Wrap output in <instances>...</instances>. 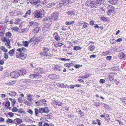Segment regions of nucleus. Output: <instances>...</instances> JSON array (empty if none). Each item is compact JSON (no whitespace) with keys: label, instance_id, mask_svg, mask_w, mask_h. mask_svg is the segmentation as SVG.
<instances>
[{"label":"nucleus","instance_id":"13d9d810","mask_svg":"<svg viewBox=\"0 0 126 126\" xmlns=\"http://www.w3.org/2000/svg\"><path fill=\"white\" fill-rule=\"evenodd\" d=\"M17 100L19 102L21 103L23 102V98L21 97H19L18 98Z\"/></svg>","mask_w":126,"mask_h":126},{"label":"nucleus","instance_id":"f03ea898","mask_svg":"<svg viewBox=\"0 0 126 126\" xmlns=\"http://www.w3.org/2000/svg\"><path fill=\"white\" fill-rule=\"evenodd\" d=\"M43 51L40 52L39 54L43 57H45L46 58L49 59L52 57V55L50 53L48 52L49 51V49L46 47H43Z\"/></svg>","mask_w":126,"mask_h":126},{"label":"nucleus","instance_id":"72a5a7b5","mask_svg":"<svg viewBox=\"0 0 126 126\" xmlns=\"http://www.w3.org/2000/svg\"><path fill=\"white\" fill-rule=\"evenodd\" d=\"M90 75V74H86L85 75L83 76H79V78H80L81 79H85V78H88Z\"/></svg>","mask_w":126,"mask_h":126},{"label":"nucleus","instance_id":"49530a36","mask_svg":"<svg viewBox=\"0 0 126 126\" xmlns=\"http://www.w3.org/2000/svg\"><path fill=\"white\" fill-rule=\"evenodd\" d=\"M5 44L7 47V48H10L11 47L10 45V41L9 42H7V43H5Z\"/></svg>","mask_w":126,"mask_h":126},{"label":"nucleus","instance_id":"cd10ccee","mask_svg":"<svg viewBox=\"0 0 126 126\" xmlns=\"http://www.w3.org/2000/svg\"><path fill=\"white\" fill-rule=\"evenodd\" d=\"M95 49V47L94 45H90L88 48V50L89 51H93Z\"/></svg>","mask_w":126,"mask_h":126},{"label":"nucleus","instance_id":"bb28decb","mask_svg":"<svg viewBox=\"0 0 126 126\" xmlns=\"http://www.w3.org/2000/svg\"><path fill=\"white\" fill-rule=\"evenodd\" d=\"M15 19V21L14 22L15 24L16 25L19 24L21 21V19L20 18H17Z\"/></svg>","mask_w":126,"mask_h":126},{"label":"nucleus","instance_id":"473e14b6","mask_svg":"<svg viewBox=\"0 0 126 126\" xmlns=\"http://www.w3.org/2000/svg\"><path fill=\"white\" fill-rule=\"evenodd\" d=\"M16 121L17 123L18 124H21L22 122V119L20 118H16L14 120V121Z\"/></svg>","mask_w":126,"mask_h":126},{"label":"nucleus","instance_id":"aec40b11","mask_svg":"<svg viewBox=\"0 0 126 126\" xmlns=\"http://www.w3.org/2000/svg\"><path fill=\"white\" fill-rule=\"evenodd\" d=\"M66 14L70 16H74L75 15V12L72 10H69L66 12Z\"/></svg>","mask_w":126,"mask_h":126},{"label":"nucleus","instance_id":"a878e982","mask_svg":"<svg viewBox=\"0 0 126 126\" xmlns=\"http://www.w3.org/2000/svg\"><path fill=\"white\" fill-rule=\"evenodd\" d=\"M122 103L124 105L126 104V97H123L119 99Z\"/></svg>","mask_w":126,"mask_h":126},{"label":"nucleus","instance_id":"a211bd4d","mask_svg":"<svg viewBox=\"0 0 126 126\" xmlns=\"http://www.w3.org/2000/svg\"><path fill=\"white\" fill-rule=\"evenodd\" d=\"M114 75V73H110V74L108 77V78L111 81L113 79Z\"/></svg>","mask_w":126,"mask_h":126},{"label":"nucleus","instance_id":"a19ab883","mask_svg":"<svg viewBox=\"0 0 126 126\" xmlns=\"http://www.w3.org/2000/svg\"><path fill=\"white\" fill-rule=\"evenodd\" d=\"M89 25V24L86 22H84L83 23V26L82 27V29H83L84 28H86L88 27V25Z\"/></svg>","mask_w":126,"mask_h":126},{"label":"nucleus","instance_id":"1a4fd4ad","mask_svg":"<svg viewBox=\"0 0 126 126\" xmlns=\"http://www.w3.org/2000/svg\"><path fill=\"white\" fill-rule=\"evenodd\" d=\"M52 104L58 105L59 106H61L63 105V103L62 102L55 100H53L52 101Z\"/></svg>","mask_w":126,"mask_h":126},{"label":"nucleus","instance_id":"9b49d317","mask_svg":"<svg viewBox=\"0 0 126 126\" xmlns=\"http://www.w3.org/2000/svg\"><path fill=\"white\" fill-rule=\"evenodd\" d=\"M97 4L93 0L92 1L90 2L89 5L91 7L93 8H96L97 6Z\"/></svg>","mask_w":126,"mask_h":126},{"label":"nucleus","instance_id":"864d4df0","mask_svg":"<svg viewBox=\"0 0 126 126\" xmlns=\"http://www.w3.org/2000/svg\"><path fill=\"white\" fill-rule=\"evenodd\" d=\"M27 111L31 115L33 113V112L31 109H27Z\"/></svg>","mask_w":126,"mask_h":126},{"label":"nucleus","instance_id":"69168bd1","mask_svg":"<svg viewBox=\"0 0 126 126\" xmlns=\"http://www.w3.org/2000/svg\"><path fill=\"white\" fill-rule=\"evenodd\" d=\"M109 53V51H106L102 53V55L104 56H106Z\"/></svg>","mask_w":126,"mask_h":126},{"label":"nucleus","instance_id":"c03bdc74","mask_svg":"<svg viewBox=\"0 0 126 126\" xmlns=\"http://www.w3.org/2000/svg\"><path fill=\"white\" fill-rule=\"evenodd\" d=\"M108 9L110 11H114V7L111 5H109L107 7Z\"/></svg>","mask_w":126,"mask_h":126},{"label":"nucleus","instance_id":"4468645a","mask_svg":"<svg viewBox=\"0 0 126 126\" xmlns=\"http://www.w3.org/2000/svg\"><path fill=\"white\" fill-rule=\"evenodd\" d=\"M51 20V18L50 16H47L44 18L43 21L46 22H50L52 21Z\"/></svg>","mask_w":126,"mask_h":126},{"label":"nucleus","instance_id":"412c9836","mask_svg":"<svg viewBox=\"0 0 126 126\" xmlns=\"http://www.w3.org/2000/svg\"><path fill=\"white\" fill-rule=\"evenodd\" d=\"M3 105L5 107H7V108L9 107L10 105V103L9 101H7L3 103Z\"/></svg>","mask_w":126,"mask_h":126},{"label":"nucleus","instance_id":"e2e57ef3","mask_svg":"<svg viewBox=\"0 0 126 126\" xmlns=\"http://www.w3.org/2000/svg\"><path fill=\"white\" fill-rule=\"evenodd\" d=\"M36 39V38L34 36H33L30 40V42H32L34 41Z\"/></svg>","mask_w":126,"mask_h":126},{"label":"nucleus","instance_id":"39448f33","mask_svg":"<svg viewBox=\"0 0 126 126\" xmlns=\"http://www.w3.org/2000/svg\"><path fill=\"white\" fill-rule=\"evenodd\" d=\"M34 16L35 17L37 18L42 17V13L39 10H35L34 13Z\"/></svg>","mask_w":126,"mask_h":126},{"label":"nucleus","instance_id":"0eeeda50","mask_svg":"<svg viewBox=\"0 0 126 126\" xmlns=\"http://www.w3.org/2000/svg\"><path fill=\"white\" fill-rule=\"evenodd\" d=\"M59 14L57 12H54L51 15V18L55 21H57L58 19Z\"/></svg>","mask_w":126,"mask_h":126},{"label":"nucleus","instance_id":"4c0bfd02","mask_svg":"<svg viewBox=\"0 0 126 126\" xmlns=\"http://www.w3.org/2000/svg\"><path fill=\"white\" fill-rule=\"evenodd\" d=\"M73 63L71 62V63H66L64 64V66L68 68H70L71 66L73 65Z\"/></svg>","mask_w":126,"mask_h":126},{"label":"nucleus","instance_id":"7ed1b4c3","mask_svg":"<svg viewBox=\"0 0 126 126\" xmlns=\"http://www.w3.org/2000/svg\"><path fill=\"white\" fill-rule=\"evenodd\" d=\"M51 24H47L44 26L42 30V32L44 33H48L50 29V26Z\"/></svg>","mask_w":126,"mask_h":126},{"label":"nucleus","instance_id":"37998d69","mask_svg":"<svg viewBox=\"0 0 126 126\" xmlns=\"http://www.w3.org/2000/svg\"><path fill=\"white\" fill-rule=\"evenodd\" d=\"M5 36L8 38H11L12 36V33L10 32H8L5 33Z\"/></svg>","mask_w":126,"mask_h":126},{"label":"nucleus","instance_id":"ea45409f","mask_svg":"<svg viewBox=\"0 0 126 126\" xmlns=\"http://www.w3.org/2000/svg\"><path fill=\"white\" fill-rule=\"evenodd\" d=\"M74 23V21H67L65 22V24L66 25H70L73 24Z\"/></svg>","mask_w":126,"mask_h":126},{"label":"nucleus","instance_id":"774afa93","mask_svg":"<svg viewBox=\"0 0 126 126\" xmlns=\"http://www.w3.org/2000/svg\"><path fill=\"white\" fill-rule=\"evenodd\" d=\"M112 58V56H107L106 58V59L107 61H110Z\"/></svg>","mask_w":126,"mask_h":126},{"label":"nucleus","instance_id":"f257e3e1","mask_svg":"<svg viewBox=\"0 0 126 126\" xmlns=\"http://www.w3.org/2000/svg\"><path fill=\"white\" fill-rule=\"evenodd\" d=\"M17 50L18 52L16 53V57L22 60L25 59L27 57V49L24 47H22L17 49Z\"/></svg>","mask_w":126,"mask_h":126},{"label":"nucleus","instance_id":"052dcab7","mask_svg":"<svg viewBox=\"0 0 126 126\" xmlns=\"http://www.w3.org/2000/svg\"><path fill=\"white\" fill-rule=\"evenodd\" d=\"M110 43L112 44H115L116 43V40L115 39H110Z\"/></svg>","mask_w":126,"mask_h":126},{"label":"nucleus","instance_id":"6e6d98bb","mask_svg":"<svg viewBox=\"0 0 126 126\" xmlns=\"http://www.w3.org/2000/svg\"><path fill=\"white\" fill-rule=\"evenodd\" d=\"M4 58L6 59L8 58V55L7 53H4Z\"/></svg>","mask_w":126,"mask_h":126},{"label":"nucleus","instance_id":"4d7b16f0","mask_svg":"<svg viewBox=\"0 0 126 126\" xmlns=\"http://www.w3.org/2000/svg\"><path fill=\"white\" fill-rule=\"evenodd\" d=\"M39 113H41L42 114L44 113V110H43V108H39Z\"/></svg>","mask_w":126,"mask_h":126},{"label":"nucleus","instance_id":"6ab92c4d","mask_svg":"<svg viewBox=\"0 0 126 126\" xmlns=\"http://www.w3.org/2000/svg\"><path fill=\"white\" fill-rule=\"evenodd\" d=\"M9 99L11 102L12 106H14L16 103V99L14 98L12 99L11 98H9Z\"/></svg>","mask_w":126,"mask_h":126},{"label":"nucleus","instance_id":"9d476101","mask_svg":"<svg viewBox=\"0 0 126 126\" xmlns=\"http://www.w3.org/2000/svg\"><path fill=\"white\" fill-rule=\"evenodd\" d=\"M54 37V38L55 40L57 42H58L60 40V38L59 36L58 33L56 32L53 34Z\"/></svg>","mask_w":126,"mask_h":126},{"label":"nucleus","instance_id":"7c9ffc66","mask_svg":"<svg viewBox=\"0 0 126 126\" xmlns=\"http://www.w3.org/2000/svg\"><path fill=\"white\" fill-rule=\"evenodd\" d=\"M15 49H12V50H10L9 52V54L11 56H13L15 53Z\"/></svg>","mask_w":126,"mask_h":126},{"label":"nucleus","instance_id":"680f3d73","mask_svg":"<svg viewBox=\"0 0 126 126\" xmlns=\"http://www.w3.org/2000/svg\"><path fill=\"white\" fill-rule=\"evenodd\" d=\"M57 86L58 87L60 88H62V83H57Z\"/></svg>","mask_w":126,"mask_h":126},{"label":"nucleus","instance_id":"2f4dec72","mask_svg":"<svg viewBox=\"0 0 126 126\" xmlns=\"http://www.w3.org/2000/svg\"><path fill=\"white\" fill-rule=\"evenodd\" d=\"M0 49L3 52L6 53L8 52V50L6 49L5 47L3 46H1L0 47Z\"/></svg>","mask_w":126,"mask_h":126},{"label":"nucleus","instance_id":"603ef678","mask_svg":"<svg viewBox=\"0 0 126 126\" xmlns=\"http://www.w3.org/2000/svg\"><path fill=\"white\" fill-rule=\"evenodd\" d=\"M100 19L102 21H107L108 19L106 17H103L101 18Z\"/></svg>","mask_w":126,"mask_h":126},{"label":"nucleus","instance_id":"0e129e2a","mask_svg":"<svg viewBox=\"0 0 126 126\" xmlns=\"http://www.w3.org/2000/svg\"><path fill=\"white\" fill-rule=\"evenodd\" d=\"M104 107L106 109H109V106L108 105L104 103Z\"/></svg>","mask_w":126,"mask_h":126},{"label":"nucleus","instance_id":"423d86ee","mask_svg":"<svg viewBox=\"0 0 126 126\" xmlns=\"http://www.w3.org/2000/svg\"><path fill=\"white\" fill-rule=\"evenodd\" d=\"M44 70L43 68H42L40 67H38L34 69V73H37L41 75L44 73Z\"/></svg>","mask_w":126,"mask_h":126},{"label":"nucleus","instance_id":"ddd939ff","mask_svg":"<svg viewBox=\"0 0 126 126\" xmlns=\"http://www.w3.org/2000/svg\"><path fill=\"white\" fill-rule=\"evenodd\" d=\"M40 30V27H36L32 30V33L33 34L37 33Z\"/></svg>","mask_w":126,"mask_h":126},{"label":"nucleus","instance_id":"8fccbe9b","mask_svg":"<svg viewBox=\"0 0 126 126\" xmlns=\"http://www.w3.org/2000/svg\"><path fill=\"white\" fill-rule=\"evenodd\" d=\"M19 28L17 26L14 27L12 28V30L14 31H16L19 30Z\"/></svg>","mask_w":126,"mask_h":126},{"label":"nucleus","instance_id":"393cba45","mask_svg":"<svg viewBox=\"0 0 126 126\" xmlns=\"http://www.w3.org/2000/svg\"><path fill=\"white\" fill-rule=\"evenodd\" d=\"M29 1L32 4L36 5L38 3L37 0H29Z\"/></svg>","mask_w":126,"mask_h":126},{"label":"nucleus","instance_id":"58836bf2","mask_svg":"<svg viewBox=\"0 0 126 126\" xmlns=\"http://www.w3.org/2000/svg\"><path fill=\"white\" fill-rule=\"evenodd\" d=\"M118 0H110L109 1V2L112 4H115L117 2Z\"/></svg>","mask_w":126,"mask_h":126},{"label":"nucleus","instance_id":"de8ad7c7","mask_svg":"<svg viewBox=\"0 0 126 126\" xmlns=\"http://www.w3.org/2000/svg\"><path fill=\"white\" fill-rule=\"evenodd\" d=\"M61 67V65L60 64H56L55 66V68L56 69H59Z\"/></svg>","mask_w":126,"mask_h":126},{"label":"nucleus","instance_id":"4be33fe9","mask_svg":"<svg viewBox=\"0 0 126 126\" xmlns=\"http://www.w3.org/2000/svg\"><path fill=\"white\" fill-rule=\"evenodd\" d=\"M63 45V44L61 42H58L56 43L54 45V46L56 47H61Z\"/></svg>","mask_w":126,"mask_h":126},{"label":"nucleus","instance_id":"3c124183","mask_svg":"<svg viewBox=\"0 0 126 126\" xmlns=\"http://www.w3.org/2000/svg\"><path fill=\"white\" fill-rule=\"evenodd\" d=\"M39 24L38 23L36 22H33L32 27H34L36 26H38Z\"/></svg>","mask_w":126,"mask_h":126},{"label":"nucleus","instance_id":"b1692460","mask_svg":"<svg viewBox=\"0 0 126 126\" xmlns=\"http://www.w3.org/2000/svg\"><path fill=\"white\" fill-rule=\"evenodd\" d=\"M28 95L27 96V100L30 102H31L32 101V97L33 95L31 94H27Z\"/></svg>","mask_w":126,"mask_h":126},{"label":"nucleus","instance_id":"c756f323","mask_svg":"<svg viewBox=\"0 0 126 126\" xmlns=\"http://www.w3.org/2000/svg\"><path fill=\"white\" fill-rule=\"evenodd\" d=\"M43 108L44 113H48L49 112L50 110L48 107H46Z\"/></svg>","mask_w":126,"mask_h":126},{"label":"nucleus","instance_id":"5fc2aeb1","mask_svg":"<svg viewBox=\"0 0 126 126\" xmlns=\"http://www.w3.org/2000/svg\"><path fill=\"white\" fill-rule=\"evenodd\" d=\"M8 115L10 117H12L14 116V113L12 112H9L8 113Z\"/></svg>","mask_w":126,"mask_h":126},{"label":"nucleus","instance_id":"dca6fc26","mask_svg":"<svg viewBox=\"0 0 126 126\" xmlns=\"http://www.w3.org/2000/svg\"><path fill=\"white\" fill-rule=\"evenodd\" d=\"M48 77L50 80L54 79H57V76L55 74H50L48 76Z\"/></svg>","mask_w":126,"mask_h":126},{"label":"nucleus","instance_id":"f704fd0d","mask_svg":"<svg viewBox=\"0 0 126 126\" xmlns=\"http://www.w3.org/2000/svg\"><path fill=\"white\" fill-rule=\"evenodd\" d=\"M1 40L2 42L4 43H5L6 42L7 43L10 41V40L8 38H7L5 37H4L2 38L1 39Z\"/></svg>","mask_w":126,"mask_h":126},{"label":"nucleus","instance_id":"20e7f679","mask_svg":"<svg viewBox=\"0 0 126 126\" xmlns=\"http://www.w3.org/2000/svg\"><path fill=\"white\" fill-rule=\"evenodd\" d=\"M42 77L41 75L38 74L37 73H34L30 75L29 78L31 79H40Z\"/></svg>","mask_w":126,"mask_h":126},{"label":"nucleus","instance_id":"6e6552de","mask_svg":"<svg viewBox=\"0 0 126 126\" xmlns=\"http://www.w3.org/2000/svg\"><path fill=\"white\" fill-rule=\"evenodd\" d=\"M10 75L12 78H17L20 76L18 71L12 72Z\"/></svg>","mask_w":126,"mask_h":126},{"label":"nucleus","instance_id":"c9c22d12","mask_svg":"<svg viewBox=\"0 0 126 126\" xmlns=\"http://www.w3.org/2000/svg\"><path fill=\"white\" fill-rule=\"evenodd\" d=\"M82 48L79 46H75L73 47V49L77 51L80 50Z\"/></svg>","mask_w":126,"mask_h":126},{"label":"nucleus","instance_id":"f8f14e48","mask_svg":"<svg viewBox=\"0 0 126 126\" xmlns=\"http://www.w3.org/2000/svg\"><path fill=\"white\" fill-rule=\"evenodd\" d=\"M19 76L24 75L26 74V70L23 68H22L18 71Z\"/></svg>","mask_w":126,"mask_h":126},{"label":"nucleus","instance_id":"338daca9","mask_svg":"<svg viewBox=\"0 0 126 126\" xmlns=\"http://www.w3.org/2000/svg\"><path fill=\"white\" fill-rule=\"evenodd\" d=\"M94 20H90L89 22V24L91 26H93L94 24Z\"/></svg>","mask_w":126,"mask_h":126},{"label":"nucleus","instance_id":"e433bc0d","mask_svg":"<svg viewBox=\"0 0 126 126\" xmlns=\"http://www.w3.org/2000/svg\"><path fill=\"white\" fill-rule=\"evenodd\" d=\"M22 43H23L22 45H23V46L26 47H28V45L29 44V43L28 41H23Z\"/></svg>","mask_w":126,"mask_h":126},{"label":"nucleus","instance_id":"a18cd8bd","mask_svg":"<svg viewBox=\"0 0 126 126\" xmlns=\"http://www.w3.org/2000/svg\"><path fill=\"white\" fill-rule=\"evenodd\" d=\"M15 83V81H11L9 82H8L6 84V85H12Z\"/></svg>","mask_w":126,"mask_h":126},{"label":"nucleus","instance_id":"c85d7f7f","mask_svg":"<svg viewBox=\"0 0 126 126\" xmlns=\"http://www.w3.org/2000/svg\"><path fill=\"white\" fill-rule=\"evenodd\" d=\"M17 93L14 91H11L9 93V94L11 96H15L16 95Z\"/></svg>","mask_w":126,"mask_h":126},{"label":"nucleus","instance_id":"09e8293b","mask_svg":"<svg viewBox=\"0 0 126 126\" xmlns=\"http://www.w3.org/2000/svg\"><path fill=\"white\" fill-rule=\"evenodd\" d=\"M12 111L13 112H16L18 111V109L15 107H13L12 109Z\"/></svg>","mask_w":126,"mask_h":126},{"label":"nucleus","instance_id":"f3484780","mask_svg":"<svg viewBox=\"0 0 126 126\" xmlns=\"http://www.w3.org/2000/svg\"><path fill=\"white\" fill-rule=\"evenodd\" d=\"M32 12V10L29 9L26 12L25 14L24 15V17L27 18L29 15H31Z\"/></svg>","mask_w":126,"mask_h":126},{"label":"nucleus","instance_id":"5701e85b","mask_svg":"<svg viewBox=\"0 0 126 126\" xmlns=\"http://www.w3.org/2000/svg\"><path fill=\"white\" fill-rule=\"evenodd\" d=\"M60 2L61 3L64 5L66 6L68 5L67 0H60Z\"/></svg>","mask_w":126,"mask_h":126},{"label":"nucleus","instance_id":"bf43d9fd","mask_svg":"<svg viewBox=\"0 0 126 126\" xmlns=\"http://www.w3.org/2000/svg\"><path fill=\"white\" fill-rule=\"evenodd\" d=\"M82 65L80 64H75L74 65V67L76 68H78L80 67H82Z\"/></svg>","mask_w":126,"mask_h":126},{"label":"nucleus","instance_id":"2eb2a0df","mask_svg":"<svg viewBox=\"0 0 126 126\" xmlns=\"http://www.w3.org/2000/svg\"><path fill=\"white\" fill-rule=\"evenodd\" d=\"M6 123L8 125L12 124L13 123L16 124L14 122V120H13L12 119L9 118L7 120Z\"/></svg>","mask_w":126,"mask_h":126},{"label":"nucleus","instance_id":"79ce46f5","mask_svg":"<svg viewBox=\"0 0 126 126\" xmlns=\"http://www.w3.org/2000/svg\"><path fill=\"white\" fill-rule=\"evenodd\" d=\"M39 110L37 108H35L34 109V112L35 115L37 116L39 113Z\"/></svg>","mask_w":126,"mask_h":126}]
</instances>
